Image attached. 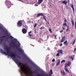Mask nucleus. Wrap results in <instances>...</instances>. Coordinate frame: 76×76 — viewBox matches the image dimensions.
I'll return each instance as SVG.
<instances>
[{
	"mask_svg": "<svg viewBox=\"0 0 76 76\" xmlns=\"http://www.w3.org/2000/svg\"><path fill=\"white\" fill-rule=\"evenodd\" d=\"M69 43L67 42V40H66L64 42V45H67Z\"/></svg>",
	"mask_w": 76,
	"mask_h": 76,
	"instance_id": "nucleus-14",
	"label": "nucleus"
},
{
	"mask_svg": "<svg viewBox=\"0 0 76 76\" xmlns=\"http://www.w3.org/2000/svg\"><path fill=\"white\" fill-rule=\"evenodd\" d=\"M23 65H24V66H26V64L25 65L24 64H23Z\"/></svg>",
	"mask_w": 76,
	"mask_h": 76,
	"instance_id": "nucleus-49",
	"label": "nucleus"
},
{
	"mask_svg": "<svg viewBox=\"0 0 76 76\" xmlns=\"http://www.w3.org/2000/svg\"><path fill=\"white\" fill-rule=\"evenodd\" d=\"M1 44V42H0V45Z\"/></svg>",
	"mask_w": 76,
	"mask_h": 76,
	"instance_id": "nucleus-54",
	"label": "nucleus"
},
{
	"mask_svg": "<svg viewBox=\"0 0 76 76\" xmlns=\"http://www.w3.org/2000/svg\"><path fill=\"white\" fill-rule=\"evenodd\" d=\"M64 69H65V71H66V72H68V73H70V72L69 71V70H68V69H67L66 67H64Z\"/></svg>",
	"mask_w": 76,
	"mask_h": 76,
	"instance_id": "nucleus-16",
	"label": "nucleus"
},
{
	"mask_svg": "<svg viewBox=\"0 0 76 76\" xmlns=\"http://www.w3.org/2000/svg\"><path fill=\"white\" fill-rule=\"evenodd\" d=\"M75 29H76V21H75Z\"/></svg>",
	"mask_w": 76,
	"mask_h": 76,
	"instance_id": "nucleus-36",
	"label": "nucleus"
},
{
	"mask_svg": "<svg viewBox=\"0 0 76 76\" xmlns=\"http://www.w3.org/2000/svg\"><path fill=\"white\" fill-rule=\"evenodd\" d=\"M66 9H68V7H67V6H66Z\"/></svg>",
	"mask_w": 76,
	"mask_h": 76,
	"instance_id": "nucleus-46",
	"label": "nucleus"
},
{
	"mask_svg": "<svg viewBox=\"0 0 76 76\" xmlns=\"http://www.w3.org/2000/svg\"><path fill=\"white\" fill-rule=\"evenodd\" d=\"M71 7L73 9V12H75V9H74V7H73V5L72 4L71 5Z\"/></svg>",
	"mask_w": 76,
	"mask_h": 76,
	"instance_id": "nucleus-17",
	"label": "nucleus"
},
{
	"mask_svg": "<svg viewBox=\"0 0 76 76\" xmlns=\"http://www.w3.org/2000/svg\"><path fill=\"white\" fill-rule=\"evenodd\" d=\"M53 36H54L56 38V39H57V38H56V35H53Z\"/></svg>",
	"mask_w": 76,
	"mask_h": 76,
	"instance_id": "nucleus-47",
	"label": "nucleus"
},
{
	"mask_svg": "<svg viewBox=\"0 0 76 76\" xmlns=\"http://www.w3.org/2000/svg\"><path fill=\"white\" fill-rule=\"evenodd\" d=\"M32 38H34V37H32Z\"/></svg>",
	"mask_w": 76,
	"mask_h": 76,
	"instance_id": "nucleus-58",
	"label": "nucleus"
},
{
	"mask_svg": "<svg viewBox=\"0 0 76 76\" xmlns=\"http://www.w3.org/2000/svg\"><path fill=\"white\" fill-rule=\"evenodd\" d=\"M69 29L67 28L66 30V31H69Z\"/></svg>",
	"mask_w": 76,
	"mask_h": 76,
	"instance_id": "nucleus-42",
	"label": "nucleus"
},
{
	"mask_svg": "<svg viewBox=\"0 0 76 76\" xmlns=\"http://www.w3.org/2000/svg\"><path fill=\"white\" fill-rule=\"evenodd\" d=\"M39 26H41V23H39Z\"/></svg>",
	"mask_w": 76,
	"mask_h": 76,
	"instance_id": "nucleus-41",
	"label": "nucleus"
},
{
	"mask_svg": "<svg viewBox=\"0 0 76 76\" xmlns=\"http://www.w3.org/2000/svg\"><path fill=\"white\" fill-rule=\"evenodd\" d=\"M62 29L63 30H64V29H65V28H64V27H62Z\"/></svg>",
	"mask_w": 76,
	"mask_h": 76,
	"instance_id": "nucleus-39",
	"label": "nucleus"
},
{
	"mask_svg": "<svg viewBox=\"0 0 76 76\" xmlns=\"http://www.w3.org/2000/svg\"><path fill=\"white\" fill-rule=\"evenodd\" d=\"M14 40H15V41H16V40H16V39H14Z\"/></svg>",
	"mask_w": 76,
	"mask_h": 76,
	"instance_id": "nucleus-52",
	"label": "nucleus"
},
{
	"mask_svg": "<svg viewBox=\"0 0 76 76\" xmlns=\"http://www.w3.org/2000/svg\"><path fill=\"white\" fill-rule=\"evenodd\" d=\"M67 23H64L63 24V26H66V27H67Z\"/></svg>",
	"mask_w": 76,
	"mask_h": 76,
	"instance_id": "nucleus-21",
	"label": "nucleus"
},
{
	"mask_svg": "<svg viewBox=\"0 0 76 76\" xmlns=\"http://www.w3.org/2000/svg\"><path fill=\"white\" fill-rule=\"evenodd\" d=\"M22 24L23 26L26 25V23L24 20H19L17 23L18 27H20L21 26H22Z\"/></svg>",
	"mask_w": 76,
	"mask_h": 76,
	"instance_id": "nucleus-3",
	"label": "nucleus"
},
{
	"mask_svg": "<svg viewBox=\"0 0 76 76\" xmlns=\"http://www.w3.org/2000/svg\"><path fill=\"white\" fill-rule=\"evenodd\" d=\"M6 35L8 36V37H7V38L5 40V42L7 41H8V38H12V39H13V37H12V36H9V35H8L7 33L6 34Z\"/></svg>",
	"mask_w": 76,
	"mask_h": 76,
	"instance_id": "nucleus-6",
	"label": "nucleus"
},
{
	"mask_svg": "<svg viewBox=\"0 0 76 76\" xmlns=\"http://www.w3.org/2000/svg\"><path fill=\"white\" fill-rule=\"evenodd\" d=\"M71 64V62H68L67 63H66L65 66H70V65Z\"/></svg>",
	"mask_w": 76,
	"mask_h": 76,
	"instance_id": "nucleus-9",
	"label": "nucleus"
},
{
	"mask_svg": "<svg viewBox=\"0 0 76 76\" xmlns=\"http://www.w3.org/2000/svg\"><path fill=\"white\" fill-rule=\"evenodd\" d=\"M22 32L23 34H26V33H27V30L26 29L24 28L22 29Z\"/></svg>",
	"mask_w": 76,
	"mask_h": 76,
	"instance_id": "nucleus-7",
	"label": "nucleus"
},
{
	"mask_svg": "<svg viewBox=\"0 0 76 76\" xmlns=\"http://www.w3.org/2000/svg\"><path fill=\"white\" fill-rule=\"evenodd\" d=\"M47 22L48 24L49 25H50V22H49V21H47Z\"/></svg>",
	"mask_w": 76,
	"mask_h": 76,
	"instance_id": "nucleus-33",
	"label": "nucleus"
},
{
	"mask_svg": "<svg viewBox=\"0 0 76 76\" xmlns=\"http://www.w3.org/2000/svg\"><path fill=\"white\" fill-rule=\"evenodd\" d=\"M66 38V37L65 36H64L61 39V40L60 42H63L65 40Z\"/></svg>",
	"mask_w": 76,
	"mask_h": 76,
	"instance_id": "nucleus-10",
	"label": "nucleus"
},
{
	"mask_svg": "<svg viewBox=\"0 0 76 76\" xmlns=\"http://www.w3.org/2000/svg\"><path fill=\"white\" fill-rule=\"evenodd\" d=\"M0 40L1 41H3V39H1Z\"/></svg>",
	"mask_w": 76,
	"mask_h": 76,
	"instance_id": "nucleus-48",
	"label": "nucleus"
},
{
	"mask_svg": "<svg viewBox=\"0 0 76 76\" xmlns=\"http://www.w3.org/2000/svg\"><path fill=\"white\" fill-rule=\"evenodd\" d=\"M40 29H41V30H42V29H43V27H41V28H40Z\"/></svg>",
	"mask_w": 76,
	"mask_h": 76,
	"instance_id": "nucleus-37",
	"label": "nucleus"
},
{
	"mask_svg": "<svg viewBox=\"0 0 76 76\" xmlns=\"http://www.w3.org/2000/svg\"><path fill=\"white\" fill-rule=\"evenodd\" d=\"M49 31L50 33H51L52 32V31H51V29L50 28H49Z\"/></svg>",
	"mask_w": 76,
	"mask_h": 76,
	"instance_id": "nucleus-26",
	"label": "nucleus"
},
{
	"mask_svg": "<svg viewBox=\"0 0 76 76\" xmlns=\"http://www.w3.org/2000/svg\"><path fill=\"white\" fill-rule=\"evenodd\" d=\"M52 62H54L55 61V59L53 58V59L52 60Z\"/></svg>",
	"mask_w": 76,
	"mask_h": 76,
	"instance_id": "nucleus-27",
	"label": "nucleus"
},
{
	"mask_svg": "<svg viewBox=\"0 0 76 76\" xmlns=\"http://www.w3.org/2000/svg\"><path fill=\"white\" fill-rule=\"evenodd\" d=\"M62 45H63V44H62V43H61L60 45H59V46L60 47H61Z\"/></svg>",
	"mask_w": 76,
	"mask_h": 76,
	"instance_id": "nucleus-35",
	"label": "nucleus"
},
{
	"mask_svg": "<svg viewBox=\"0 0 76 76\" xmlns=\"http://www.w3.org/2000/svg\"><path fill=\"white\" fill-rule=\"evenodd\" d=\"M43 18H44L45 19V20L46 22H47V20H46V18H45V17H43Z\"/></svg>",
	"mask_w": 76,
	"mask_h": 76,
	"instance_id": "nucleus-28",
	"label": "nucleus"
},
{
	"mask_svg": "<svg viewBox=\"0 0 76 76\" xmlns=\"http://www.w3.org/2000/svg\"><path fill=\"white\" fill-rule=\"evenodd\" d=\"M5 37H6V36L4 35L2 36V38H5Z\"/></svg>",
	"mask_w": 76,
	"mask_h": 76,
	"instance_id": "nucleus-32",
	"label": "nucleus"
},
{
	"mask_svg": "<svg viewBox=\"0 0 76 76\" xmlns=\"http://www.w3.org/2000/svg\"><path fill=\"white\" fill-rule=\"evenodd\" d=\"M34 32H35V34H36V31L35 29Z\"/></svg>",
	"mask_w": 76,
	"mask_h": 76,
	"instance_id": "nucleus-44",
	"label": "nucleus"
},
{
	"mask_svg": "<svg viewBox=\"0 0 76 76\" xmlns=\"http://www.w3.org/2000/svg\"><path fill=\"white\" fill-rule=\"evenodd\" d=\"M43 0H39L38 2V4H40Z\"/></svg>",
	"mask_w": 76,
	"mask_h": 76,
	"instance_id": "nucleus-19",
	"label": "nucleus"
},
{
	"mask_svg": "<svg viewBox=\"0 0 76 76\" xmlns=\"http://www.w3.org/2000/svg\"><path fill=\"white\" fill-rule=\"evenodd\" d=\"M32 32V31H31L30 32H28V35L29 36H30V38H31V36L32 37H34V36L32 35V34H30Z\"/></svg>",
	"mask_w": 76,
	"mask_h": 76,
	"instance_id": "nucleus-15",
	"label": "nucleus"
},
{
	"mask_svg": "<svg viewBox=\"0 0 76 76\" xmlns=\"http://www.w3.org/2000/svg\"><path fill=\"white\" fill-rule=\"evenodd\" d=\"M65 62H66V61H65V60H62V61H61V63H64Z\"/></svg>",
	"mask_w": 76,
	"mask_h": 76,
	"instance_id": "nucleus-23",
	"label": "nucleus"
},
{
	"mask_svg": "<svg viewBox=\"0 0 76 76\" xmlns=\"http://www.w3.org/2000/svg\"><path fill=\"white\" fill-rule=\"evenodd\" d=\"M11 43H12L13 46L14 48H16L17 50H18L21 53H22L23 52V51H22V50L20 49V48H19V49L18 48L20 47V44L19 43V44L18 45H16V44L15 43V42H11Z\"/></svg>",
	"mask_w": 76,
	"mask_h": 76,
	"instance_id": "nucleus-2",
	"label": "nucleus"
},
{
	"mask_svg": "<svg viewBox=\"0 0 76 76\" xmlns=\"http://www.w3.org/2000/svg\"><path fill=\"white\" fill-rule=\"evenodd\" d=\"M67 26V29H69V26Z\"/></svg>",
	"mask_w": 76,
	"mask_h": 76,
	"instance_id": "nucleus-38",
	"label": "nucleus"
},
{
	"mask_svg": "<svg viewBox=\"0 0 76 76\" xmlns=\"http://www.w3.org/2000/svg\"><path fill=\"white\" fill-rule=\"evenodd\" d=\"M52 42L51 41V42Z\"/></svg>",
	"mask_w": 76,
	"mask_h": 76,
	"instance_id": "nucleus-56",
	"label": "nucleus"
},
{
	"mask_svg": "<svg viewBox=\"0 0 76 76\" xmlns=\"http://www.w3.org/2000/svg\"><path fill=\"white\" fill-rule=\"evenodd\" d=\"M27 23H29V21H27Z\"/></svg>",
	"mask_w": 76,
	"mask_h": 76,
	"instance_id": "nucleus-40",
	"label": "nucleus"
},
{
	"mask_svg": "<svg viewBox=\"0 0 76 76\" xmlns=\"http://www.w3.org/2000/svg\"><path fill=\"white\" fill-rule=\"evenodd\" d=\"M36 26H37V24H36V23L35 24L34 26V28H35Z\"/></svg>",
	"mask_w": 76,
	"mask_h": 76,
	"instance_id": "nucleus-30",
	"label": "nucleus"
},
{
	"mask_svg": "<svg viewBox=\"0 0 76 76\" xmlns=\"http://www.w3.org/2000/svg\"><path fill=\"white\" fill-rule=\"evenodd\" d=\"M76 50V48H75V49H74V51H75Z\"/></svg>",
	"mask_w": 76,
	"mask_h": 76,
	"instance_id": "nucleus-43",
	"label": "nucleus"
},
{
	"mask_svg": "<svg viewBox=\"0 0 76 76\" xmlns=\"http://www.w3.org/2000/svg\"><path fill=\"white\" fill-rule=\"evenodd\" d=\"M35 72L36 73H37V71H35Z\"/></svg>",
	"mask_w": 76,
	"mask_h": 76,
	"instance_id": "nucleus-45",
	"label": "nucleus"
},
{
	"mask_svg": "<svg viewBox=\"0 0 76 76\" xmlns=\"http://www.w3.org/2000/svg\"><path fill=\"white\" fill-rule=\"evenodd\" d=\"M4 47L5 50H7V53L5 51H4V50H3L2 49H0V52L1 53V54H4L6 55H7L8 56L11 57V58H12V59L14 60V61H15V62L17 64L18 67H20V70L23 73H25V75H26L28 76H33L32 74L29 73L28 72L27 69H26V67H25L24 66H23V65H22V64L20 61L16 59H14V58H16V55L15 53L12 52L11 53V54H10V52H9L10 51L9 50V48H8V46L5 45V46H4Z\"/></svg>",
	"mask_w": 76,
	"mask_h": 76,
	"instance_id": "nucleus-1",
	"label": "nucleus"
},
{
	"mask_svg": "<svg viewBox=\"0 0 76 76\" xmlns=\"http://www.w3.org/2000/svg\"><path fill=\"white\" fill-rule=\"evenodd\" d=\"M60 32H61V33H62V32H63V30H62V31H60Z\"/></svg>",
	"mask_w": 76,
	"mask_h": 76,
	"instance_id": "nucleus-34",
	"label": "nucleus"
},
{
	"mask_svg": "<svg viewBox=\"0 0 76 76\" xmlns=\"http://www.w3.org/2000/svg\"><path fill=\"white\" fill-rule=\"evenodd\" d=\"M75 41H76V39H75V40L74 41V42L73 43V44H75Z\"/></svg>",
	"mask_w": 76,
	"mask_h": 76,
	"instance_id": "nucleus-29",
	"label": "nucleus"
},
{
	"mask_svg": "<svg viewBox=\"0 0 76 76\" xmlns=\"http://www.w3.org/2000/svg\"><path fill=\"white\" fill-rule=\"evenodd\" d=\"M71 58L72 59V60H74V59L73 58L72 56H70L69 57V58Z\"/></svg>",
	"mask_w": 76,
	"mask_h": 76,
	"instance_id": "nucleus-22",
	"label": "nucleus"
},
{
	"mask_svg": "<svg viewBox=\"0 0 76 76\" xmlns=\"http://www.w3.org/2000/svg\"><path fill=\"white\" fill-rule=\"evenodd\" d=\"M50 72L51 75H52V74H53V70L50 69Z\"/></svg>",
	"mask_w": 76,
	"mask_h": 76,
	"instance_id": "nucleus-24",
	"label": "nucleus"
},
{
	"mask_svg": "<svg viewBox=\"0 0 76 76\" xmlns=\"http://www.w3.org/2000/svg\"><path fill=\"white\" fill-rule=\"evenodd\" d=\"M1 39V37H0V39Z\"/></svg>",
	"mask_w": 76,
	"mask_h": 76,
	"instance_id": "nucleus-57",
	"label": "nucleus"
},
{
	"mask_svg": "<svg viewBox=\"0 0 76 76\" xmlns=\"http://www.w3.org/2000/svg\"><path fill=\"white\" fill-rule=\"evenodd\" d=\"M18 58H20V56H18Z\"/></svg>",
	"mask_w": 76,
	"mask_h": 76,
	"instance_id": "nucleus-50",
	"label": "nucleus"
},
{
	"mask_svg": "<svg viewBox=\"0 0 76 76\" xmlns=\"http://www.w3.org/2000/svg\"><path fill=\"white\" fill-rule=\"evenodd\" d=\"M57 53H59V54H63V50H59L58 51H57Z\"/></svg>",
	"mask_w": 76,
	"mask_h": 76,
	"instance_id": "nucleus-13",
	"label": "nucleus"
},
{
	"mask_svg": "<svg viewBox=\"0 0 76 76\" xmlns=\"http://www.w3.org/2000/svg\"><path fill=\"white\" fill-rule=\"evenodd\" d=\"M44 16V17H46L44 15V14H43V13H39L37 14V15H36V17H35V18H38L39 17V16Z\"/></svg>",
	"mask_w": 76,
	"mask_h": 76,
	"instance_id": "nucleus-5",
	"label": "nucleus"
},
{
	"mask_svg": "<svg viewBox=\"0 0 76 76\" xmlns=\"http://www.w3.org/2000/svg\"><path fill=\"white\" fill-rule=\"evenodd\" d=\"M70 0H68V3H69V1Z\"/></svg>",
	"mask_w": 76,
	"mask_h": 76,
	"instance_id": "nucleus-51",
	"label": "nucleus"
},
{
	"mask_svg": "<svg viewBox=\"0 0 76 76\" xmlns=\"http://www.w3.org/2000/svg\"><path fill=\"white\" fill-rule=\"evenodd\" d=\"M5 2L6 5L8 6V7H7L8 9H9V8H10V5H11V4H12L11 2H10V1H9L6 0L5 1Z\"/></svg>",
	"mask_w": 76,
	"mask_h": 76,
	"instance_id": "nucleus-4",
	"label": "nucleus"
},
{
	"mask_svg": "<svg viewBox=\"0 0 76 76\" xmlns=\"http://www.w3.org/2000/svg\"><path fill=\"white\" fill-rule=\"evenodd\" d=\"M71 36H72V37H73V35H72Z\"/></svg>",
	"mask_w": 76,
	"mask_h": 76,
	"instance_id": "nucleus-55",
	"label": "nucleus"
},
{
	"mask_svg": "<svg viewBox=\"0 0 76 76\" xmlns=\"http://www.w3.org/2000/svg\"><path fill=\"white\" fill-rule=\"evenodd\" d=\"M72 26H73V25H75V23H74V22L72 19Z\"/></svg>",
	"mask_w": 76,
	"mask_h": 76,
	"instance_id": "nucleus-20",
	"label": "nucleus"
},
{
	"mask_svg": "<svg viewBox=\"0 0 76 76\" xmlns=\"http://www.w3.org/2000/svg\"><path fill=\"white\" fill-rule=\"evenodd\" d=\"M61 73L62 74V75L63 76H65L66 75V74H65V72H64V71H63L62 72V71H61Z\"/></svg>",
	"mask_w": 76,
	"mask_h": 76,
	"instance_id": "nucleus-18",
	"label": "nucleus"
},
{
	"mask_svg": "<svg viewBox=\"0 0 76 76\" xmlns=\"http://www.w3.org/2000/svg\"><path fill=\"white\" fill-rule=\"evenodd\" d=\"M0 28L1 29L3 32H6V33H7V32L5 31V30H4L3 28L2 27V26H1V25H0Z\"/></svg>",
	"mask_w": 76,
	"mask_h": 76,
	"instance_id": "nucleus-8",
	"label": "nucleus"
},
{
	"mask_svg": "<svg viewBox=\"0 0 76 76\" xmlns=\"http://www.w3.org/2000/svg\"><path fill=\"white\" fill-rule=\"evenodd\" d=\"M64 21V23H66V22H67V20L66 19H65Z\"/></svg>",
	"mask_w": 76,
	"mask_h": 76,
	"instance_id": "nucleus-31",
	"label": "nucleus"
},
{
	"mask_svg": "<svg viewBox=\"0 0 76 76\" xmlns=\"http://www.w3.org/2000/svg\"><path fill=\"white\" fill-rule=\"evenodd\" d=\"M60 60L58 59L56 62V63H57L56 65V66H58V65H59V64H60Z\"/></svg>",
	"mask_w": 76,
	"mask_h": 76,
	"instance_id": "nucleus-11",
	"label": "nucleus"
},
{
	"mask_svg": "<svg viewBox=\"0 0 76 76\" xmlns=\"http://www.w3.org/2000/svg\"><path fill=\"white\" fill-rule=\"evenodd\" d=\"M62 3L64 4H67V1H66V0L63 1H61Z\"/></svg>",
	"mask_w": 76,
	"mask_h": 76,
	"instance_id": "nucleus-12",
	"label": "nucleus"
},
{
	"mask_svg": "<svg viewBox=\"0 0 76 76\" xmlns=\"http://www.w3.org/2000/svg\"><path fill=\"white\" fill-rule=\"evenodd\" d=\"M35 6H37V4H35Z\"/></svg>",
	"mask_w": 76,
	"mask_h": 76,
	"instance_id": "nucleus-53",
	"label": "nucleus"
},
{
	"mask_svg": "<svg viewBox=\"0 0 76 76\" xmlns=\"http://www.w3.org/2000/svg\"><path fill=\"white\" fill-rule=\"evenodd\" d=\"M60 56V53H58L56 55V57H58V56Z\"/></svg>",
	"mask_w": 76,
	"mask_h": 76,
	"instance_id": "nucleus-25",
	"label": "nucleus"
}]
</instances>
